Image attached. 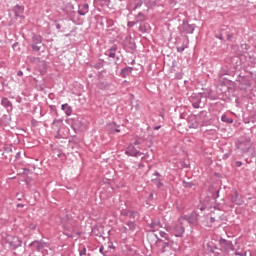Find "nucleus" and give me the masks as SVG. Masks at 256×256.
<instances>
[{"label":"nucleus","instance_id":"1","mask_svg":"<svg viewBox=\"0 0 256 256\" xmlns=\"http://www.w3.org/2000/svg\"><path fill=\"white\" fill-rule=\"evenodd\" d=\"M29 247L32 251V255H37V253L43 255V251L49 247V244L43 240H35L29 244Z\"/></svg>","mask_w":256,"mask_h":256},{"label":"nucleus","instance_id":"2","mask_svg":"<svg viewBox=\"0 0 256 256\" xmlns=\"http://www.w3.org/2000/svg\"><path fill=\"white\" fill-rule=\"evenodd\" d=\"M158 241L160 243H162L161 248H160V252H162V253H167V251H169V249H172L175 252H177L181 249V246H179V244H177L176 242L172 241L169 238L164 241L161 239H158Z\"/></svg>","mask_w":256,"mask_h":256},{"label":"nucleus","instance_id":"3","mask_svg":"<svg viewBox=\"0 0 256 256\" xmlns=\"http://www.w3.org/2000/svg\"><path fill=\"white\" fill-rule=\"evenodd\" d=\"M166 231H170L174 237H183V235H185V227H183V223L180 222L178 224L167 227Z\"/></svg>","mask_w":256,"mask_h":256},{"label":"nucleus","instance_id":"4","mask_svg":"<svg viewBox=\"0 0 256 256\" xmlns=\"http://www.w3.org/2000/svg\"><path fill=\"white\" fill-rule=\"evenodd\" d=\"M31 47L35 52L41 51V47H43V37L41 35H34L32 37Z\"/></svg>","mask_w":256,"mask_h":256},{"label":"nucleus","instance_id":"5","mask_svg":"<svg viewBox=\"0 0 256 256\" xmlns=\"http://www.w3.org/2000/svg\"><path fill=\"white\" fill-rule=\"evenodd\" d=\"M219 247L220 250L223 251L224 253H231V251H233L234 249L233 243L223 238L219 240Z\"/></svg>","mask_w":256,"mask_h":256},{"label":"nucleus","instance_id":"6","mask_svg":"<svg viewBox=\"0 0 256 256\" xmlns=\"http://www.w3.org/2000/svg\"><path fill=\"white\" fill-rule=\"evenodd\" d=\"M180 33L193 34L195 31V25L189 24V22L183 20L181 26L178 27Z\"/></svg>","mask_w":256,"mask_h":256},{"label":"nucleus","instance_id":"7","mask_svg":"<svg viewBox=\"0 0 256 256\" xmlns=\"http://www.w3.org/2000/svg\"><path fill=\"white\" fill-rule=\"evenodd\" d=\"M125 154L128 155V157H141V155H143V152L137 150V148H135V145L129 144L126 148Z\"/></svg>","mask_w":256,"mask_h":256},{"label":"nucleus","instance_id":"8","mask_svg":"<svg viewBox=\"0 0 256 256\" xmlns=\"http://www.w3.org/2000/svg\"><path fill=\"white\" fill-rule=\"evenodd\" d=\"M237 147L243 153H249V150L251 149V140L246 139V140H244L242 142H239Z\"/></svg>","mask_w":256,"mask_h":256},{"label":"nucleus","instance_id":"9","mask_svg":"<svg viewBox=\"0 0 256 256\" xmlns=\"http://www.w3.org/2000/svg\"><path fill=\"white\" fill-rule=\"evenodd\" d=\"M89 13V4H80L78 6V14L85 16Z\"/></svg>","mask_w":256,"mask_h":256},{"label":"nucleus","instance_id":"10","mask_svg":"<svg viewBox=\"0 0 256 256\" xmlns=\"http://www.w3.org/2000/svg\"><path fill=\"white\" fill-rule=\"evenodd\" d=\"M188 124L190 129H197L199 127V121H197V116H192L188 119Z\"/></svg>","mask_w":256,"mask_h":256},{"label":"nucleus","instance_id":"11","mask_svg":"<svg viewBox=\"0 0 256 256\" xmlns=\"http://www.w3.org/2000/svg\"><path fill=\"white\" fill-rule=\"evenodd\" d=\"M22 243L23 242L21 239H19V237L13 236L12 240L10 241V246L13 247V249H17V247H21Z\"/></svg>","mask_w":256,"mask_h":256},{"label":"nucleus","instance_id":"12","mask_svg":"<svg viewBox=\"0 0 256 256\" xmlns=\"http://www.w3.org/2000/svg\"><path fill=\"white\" fill-rule=\"evenodd\" d=\"M117 49V45H113L107 50L106 55L109 56L111 59H115L117 55Z\"/></svg>","mask_w":256,"mask_h":256},{"label":"nucleus","instance_id":"13","mask_svg":"<svg viewBox=\"0 0 256 256\" xmlns=\"http://www.w3.org/2000/svg\"><path fill=\"white\" fill-rule=\"evenodd\" d=\"M62 111H64L65 115H67V117H71L72 113H73V108L69 105V104H62L61 106Z\"/></svg>","mask_w":256,"mask_h":256},{"label":"nucleus","instance_id":"14","mask_svg":"<svg viewBox=\"0 0 256 256\" xmlns=\"http://www.w3.org/2000/svg\"><path fill=\"white\" fill-rule=\"evenodd\" d=\"M131 73H133V67H125L121 70V77H129V75H131Z\"/></svg>","mask_w":256,"mask_h":256},{"label":"nucleus","instance_id":"15","mask_svg":"<svg viewBox=\"0 0 256 256\" xmlns=\"http://www.w3.org/2000/svg\"><path fill=\"white\" fill-rule=\"evenodd\" d=\"M183 221H187L191 225L194 223L193 216L191 215H184L178 219V223H183Z\"/></svg>","mask_w":256,"mask_h":256},{"label":"nucleus","instance_id":"16","mask_svg":"<svg viewBox=\"0 0 256 256\" xmlns=\"http://www.w3.org/2000/svg\"><path fill=\"white\" fill-rule=\"evenodd\" d=\"M1 104L3 107H5L8 111H11L13 109V104H11V101H9L8 98H3L1 101Z\"/></svg>","mask_w":256,"mask_h":256},{"label":"nucleus","instance_id":"17","mask_svg":"<svg viewBox=\"0 0 256 256\" xmlns=\"http://www.w3.org/2000/svg\"><path fill=\"white\" fill-rule=\"evenodd\" d=\"M147 17L142 12H139L136 15V21H134L133 25H137L138 23H142V21H145Z\"/></svg>","mask_w":256,"mask_h":256},{"label":"nucleus","instance_id":"18","mask_svg":"<svg viewBox=\"0 0 256 256\" xmlns=\"http://www.w3.org/2000/svg\"><path fill=\"white\" fill-rule=\"evenodd\" d=\"M14 13H15V17H20L21 15H23V7L15 6Z\"/></svg>","mask_w":256,"mask_h":256},{"label":"nucleus","instance_id":"19","mask_svg":"<svg viewBox=\"0 0 256 256\" xmlns=\"http://www.w3.org/2000/svg\"><path fill=\"white\" fill-rule=\"evenodd\" d=\"M126 225L129 231H135V229H137V224H135V221H128Z\"/></svg>","mask_w":256,"mask_h":256},{"label":"nucleus","instance_id":"20","mask_svg":"<svg viewBox=\"0 0 256 256\" xmlns=\"http://www.w3.org/2000/svg\"><path fill=\"white\" fill-rule=\"evenodd\" d=\"M152 183L156 185L158 189H161V187H163V182H161V179L159 178L152 179Z\"/></svg>","mask_w":256,"mask_h":256},{"label":"nucleus","instance_id":"21","mask_svg":"<svg viewBox=\"0 0 256 256\" xmlns=\"http://www.w3.org/2000/svg\"><path fill=\"white\" fill-rule=\"evenodd\" d=\"M192 102V106L194 107V109H199L200 105H201V98H198L196 101L191 100Z\"/></svg>","mask_w":256,"mask_h":256},{"label":"nucleus","instance_id":"22","mask_svg":"<svg viewBox=\"0 0 256 256\" xmlns=\"http://www.w3.org/2000/svg\"><path fill=\"white\" fill-rule=\"evenodd\" d=\"M221 121L223 122V123H233V118H227V115H225V114H223L222 116H221Z\"/></svg>","mask_w":256,"mask_h":256},{"label":"nucleus","instance_id":"23","mask_svg":"<svg viewBox=\"0 0 256 256\" xmlns=\"http://www.w3.org/2000/svg\"><path fill=\"white\" fill-rule=\"evenodd\" d=\"M94 1L98 5H101V7H105V6L109 5V0H94Z\"/></svg>","mask_w":256,"mask_h":256},{"label":"nucleus","instance_id":"24","mask_svg":"<svg viewBox=\"0 0 256 256\" xmlns=\"http://www.w3.org/2000/svg\"><path fill=\"white\" fill-rule=\"evenodd\" d=\"M135 217H137V212L130 210V212H128V219H135Z\"/></svg>","mask_w":256,"mask_h":256},{"label":"nucleus","instance_id":"25","mask_svg":"<svg viewBox=\"0 0 256 256\" xmlns=\"http://www.w3.org/2000/svg\"><path fill=\"white\" fill-rule=\"evenodd\" d=\"M86 253H87V248H85V246H83L82 249L79 250V255L85 256Z\"/></svg>","mask_w":256,"mask_h":256},{"label":"nucleus","instance_id":"26","mask_svg":"<svg viewBox=\"0 0 256 256\" xmlns=\"http://www.w3.org/2000/svg\"><path fill=\"white\" fill-rule=\"evenodd\" d=\"M142 5H143V1H138V2L135 4L133 10L136 11V9H139Z\"/></svg>","mask_w":256,"mask_h":256},{"label":"nucleus","instance_id":"27","mask_svg":"<svg viewBox=\"0 0 256 256\" xmlns=\"http://www.w3.org/2000/svg\"><path fill=\"white\" fill-rule=\"evenodd\" d=\"M159 235H160V237H162L163 239H165V241H167V239H169V238L167 237V233H165L164 231H160V232H159Z\"/></svg>","mask_w":256,"mask_h":256},{"label":"nucleus","instance_id":"28","mask_svg":"<svg viewBox=\"0 0 256 256\" xmlns=\"http://www.w3.org/2000/svg\"><path fill=\"white\" fill-rule=\"evenodd\" d=\"M131 210H122L121 211V215L123 216V217H129V212H130Z\"/></svg>","mask_w":256,"mask_h":256},{"label":"nucleus","instance_id":"29","mask_svg":"<svg viewBox=\"0 0 256 256\" xmlns=\"http://www.w3.org/2000/svg\"><path fill=\"white\" fill-rule=\"evenodd\" d=\"M157 227H159V223H157V222H152V223L150 224V228H151V229H157Z\"/></svg>","mask_w":256,"mask_h":256},{"label":"nucleus","instance_id":"30","mask_svg":"<svg viewBox=\"0 0 256 256\" xmlns=\"http://www.w3.org/2000/svg\"><path fill=\"white\" fill-rule=\"evenodd\" d=\"M176 49L178 53H183V51H185V46H178Z\"/></svg>","mask_w":256,"mask_h":256},{"label":"nucleus","instance_id":"31","mask_svg":"<svg viewBox=\"0 0 256 256\" xmlns=\"http://www.w3.org/2000/svg\"><path fill=\"white\" fill-rule=\"evenodd\" d=\"M184 187L191 188V187H193V184L191 182H188V183H185Z\"/></svg>","mask_w":256,"mask_h":256},{"label":"nucleus","instance_id":"32","mask_svg":"<svg viewBox=\"0 0 256 256\" xmlns=\"http://www.w3.org/2000/svg\"><path fill=\"white\" fill-rule=\"evenodd\" d=\"M104 247L103 246H101L100 248H99V253H101L102 255H105V253L103 252L104 251Z\"/></svg>","mask_w":256,"mask_h":256},{"label":"nucleus","instance_id":"33","mask_svg":"<svg viewBox=\"0 0 256 256\" xmlns=\"http://www.w3.org/2000/svg\"><path fill=\"white\" fill-rule=\"evenodd\" d=\"M101 67H103V63H98V64L95 66L96 69H101Z\"/></svg>","mask_w":256,"mask_h":256},{"label":"nucleus","instance_id":"34","mask_svg":"<svg viewBox=\"0 0 256 256\" xmlns=\"http://www.w3.org/2000/svg\"><path fill=\"white\" fill-rule=\"evenodd\" d=\"M242 165H243V163L241 161L236 162V167H241Z\"/></svg>","mask_w":256,"mask_h":256},{"label":"nucleus","instance_id":"35","mask_svg":"<svg viewBox=\"0 0 256 256\" xmlns=\"http://www.w3.org/2000/svg\"><path fill=\"white\" fill-rule=\"evenodd\" d=\"M135 23V21L134 22H129L128 23V27H133V26H135L136 24H134Z\"/></svg>","mask_w":256,"mask_h":256},{"label":"nucleus","instance_id":"36","mask_svg":"<svg viewBox=\"0 0 256 256\" xmlns=\"http://www.w3.org/2000/svg\"><path fill=\"white\" fill-rule=\"evenodd\" d=\"M17 75L18 77H23V71H18Z\"/></svg>","mask_w":256,"mask_h":256},{"label":"nucleus","instance_id":"37","mask_svg":"<svg viewBox=\"0 0 256 256\" xmlns=\"http://www.w3.org/2000/svg\"><path fill=\"white\" fill-rule=\"evenodd\" d=\"M127 231H129V229H127V227L123 226V233H127Z\"/></svg>","mask_w":256,"mask_h":256},{"label":"nucleus","instance_id":"38","mask_svg":"<svg viewBox=\"0 0 256 256\" xmlns=\"http://www.w3.org/2000/svg\"><path fill=\"white\" fill-rule=\"evenodd\" d=\"M56 29H58V30L61 29V24L57 23L56 24Z\"/></svg>","mask_w":256,"mask_h":256},{"label":"nucleus","instance_id":"39","mask_svg":"<svg viewBox=\"0 0 256 256\" xmlns=\"http://www.w3.org/2000/svg\"><path fill=\"white\" fill-rule=\"evenodd\" d=\"M159 129H161V126H156V127H154V130H155V131H159Z\"/></svg>","mask_w":256,"mask_h":256},{"label":"nucleus","instance_id":"40","mask_svg":"<svg viewBox=\"0 0 256 256\" xmlns=\"http://www.w3.org/2000/svg\"><path fill=\"white\" fill-rule=\"evenodd\" d=\"M210 221H211L212 223H215V217H211V218H210Z\"/></svg>","mask_w":256,"mask_h":256},{"label":"nucleus","instance_id":"41","mask_svg":"<svg viewBox=\"0 0 256 256\" xmlns=\"http://www.w3.org/2000/svg\"><path fill=\"white\" fill-rule=\"evenodd\" d=\"M139 140H135L134 144L133 145H139Z\"/></svg>","mask_w":256,"mask_h":256},{"label":"nucleus","instance_id":"42","mask_svg":"<svg viewBox=\"0 0 256 256\" xmlns=\"http://www.w3.org/2000/svg\"><path fill=\"white\" fill-rule=\"evenodd\" d=\"M154 175H155L156 177H159L161 174H159V172H155Z\"/></svg>","mask_w":256,"mask_h":256},{"label":"nucleus","instance_id":"43","mask_svg":"<svg viewBox=\"0 0 256 256\" xmlns=\"http://www.w3.org/2000/svg\"><path fill=\"white\" fill-rule=\"evenodd\" d=\"M149 199H150V200H153V193H151V194L149 195Z\"/></svg>","mask_w":256,"mask_h":256},{"label":"nucleus","instance_id":"44","mask_svg":"<svg viewBox=\"0 0 256 256\" xmlns=\"http://www.w3.org/2000/svg\"><path fill=\"white\" fill-rule=\"evenodd\" d=\"M30 256H45L43 254L37 255V254H31Z\"/></svg>","mask_w":256,"mask_h":256},{"label":"nucleus","instance_id":"45","mask_svg":"<svg viewBox=\"0 0 256 256\" xmlns=\"http://www.w3.org/2000/svg\"><path fill=\"white\" fill-rule=\"evenodd\" d=\"M235 255H236V256H241L242 254L239 253V252H235Z\"/></svg>","mask_w":256,"mask_h":256},{"label":"nucleus","instance_id":"46","mask_svg":"<svg viewBox=\"0 0 256 256\" xmlns=\"http://www.w3.org/2000/svg\"><path fill=\"white\" fill-rule=\"evenodd\" d=\"M240 256H247V252L242 253Z\"/></svg>","mask_w":256,"mask_h":256},{"label":"nucleus","instance_id":"47","mask_svg":"<svg viewBox=\"0 0 256 256\" xmlns=\"http://www.w3.org/2000/svg\"><path fill=\"white\" fill-rule=\"evenodd\" d=\"M139 30L140 31H144L143 26H140Z\"/></svg>","mask_w":256,"mask_h":256},{"label":"nucleus","instance_id":"48","mask_svg":"<svg viewBox=\"0 0 256 256\" xmlns=\"http://www.w3.org/2000/svg\"><path fill=\"white\" fill-rule=\"evenodd\" d=\"M115 131H116V133H120V131H121V130H119V129H116Z\"/></svg>","mask_w":256,"mask_h":256},{"label":"nucleus","instance_id":"49","mask_svg":"<svg viewBox=\"0 0 256 256\" xmlns=\"http://www.w3.org/2000/svg\"><path fill=\"white\" fill-rule=\"evenodd\" d=\"M20 155H21V153L18 152V153L16 154V157H19Z\"/></svg>","mask_w":256,"mask_h":256},{"label":"nucleus","instance_id":"50","mask_svg":"<svg viewBox=\"0 0 256 256\" xmlns=\"http://www.w3.org/2000/svg\"><path fill=\"white\" fill-rule=\"evenodd\" d=\"M232 201H233V203H236V200H235V198H232Z\"/></svg>","mask_w":256,"mask_h":256},{"label":"nucleus","instance_id":"51","mask_svg":"<svg viewBox=\"0 0 256 256\" xmlns=\"http://www.w3.org/2000/svg\"><path fill=\"white\" fill-rule=\"evenodd\" d=\"M116 61H119V57H116Z\"/></svg>","mask_w":256,"mask_h":256},{"label":"nucleus","instance_id":"52","mask_svg":"<svg viewBox=\"0 0 256 256\" xmlns=\"http://www.w3.org/2000/svg\"><path fill=\"white\" fill-rule=\"evenodd\" d=\"M228 39H231V36H228Z\"/></svg>","mask_w":256,"mask_h":256}]
</instances>
